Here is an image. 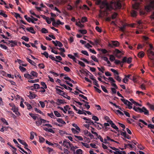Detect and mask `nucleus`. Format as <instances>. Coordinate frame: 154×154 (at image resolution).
<instances>
[{"mask_svg": "<svg viewBox=\"0 0 154 154\" xmlns=\"http://www.w3.org/2000/svg\"><path fill=\"white\" fill-rule=\"evenodd\" d=\"M96 3L97 5H100L101 9H105V10L110 11L114 9L111 5L108 3L106 0L102 1L101 0H97Z\"/></svg>", "mask_w": 154, "mask_h": 154, "instance_id": "f257e3e1", "label": "nucleus"}, {"mask_svg": "<svg viewBox=\"0 0 154 154\" xmlns=\"http://www.w3.org/2000/svg\"><path fill=\"white\" fill-rule=\"evenodd\" d=\"M150 49L147 51V54L150 61L149 63V66L150 67H154V52L151 51L153 48L152 45L149 44Z\"/></svg>", "mask_w": 154, "mask_h": 154, "instance_id": "f03ea898", "label": "nucleus"}, {"mask_svg": "<svg viewBox=\"0 0 154 154\" xmlns=\"http://www.w3.org/2000/svg\"><path fill=\"white\" fill-rule=\"evenodd\" d=\"M147 5L145 6V10L147 12H149L152 9L154 8V0H148Z\"/></svg>", "mask_w": 154, "mask_h": 154, "instance_id": "7ed1b4c3", "label": "nucleus"}, {"mask_svg": "<svg viewBox=\"0 0 154 154\" xmlns=\"http://www.w3.org/2000/svg\"><path fill=\"white\" fill-rule=\"evenodd\" d=\"M133 109L135 111L137 112L141 113L144 112L145 115H149V111L145 107L143 106L142 108H140L134 106Z\"/></svg>", "mask_w": 154, "mask_h": 154, "instance_id": "20e7f679", "label": "nucleus"}, {"mask_svg": "<svg viewBox=\"0 0 154 154\" xmlns=\"http://www.w3.org/2000/svg\"><path fill=\"white\" fill-rule=\"evenodd\" d=\"M111 43H109L108 46L113 48L115 47H118L119 45V42L117 41H111Z\"/></svg>", "mask_w": 154, "mask_h": 154, "instance_id": "39448f33", "label": "nucleus"}, {"mask_svg": "<svg viewBox=\"0 0 154 154\" xmlns=\"http://www.w3.org/2000/svg\"><path fill=\"white\" fill-rule=\"evenodd\" d=\"M121 100L125 104L128 106V108L129 109H131L132 108V104L128 100L121 98Z\"/></svg>", "mask_w": 154, "mask_h": 154, "instance_id": "423d86ee", "label": "nucleus"}, {"mask_svg": "<svg viewBox=\"0 0 154 154\" xmlns=\"http://www.w3.org/2000/svg\"><path fill=\"white\" fill-rule=\"evenodd\" d=\"M111 125V127L116 130L118 131L119 132V130L118 128L114 124V123L112 122L111 120H107V121Z\"/></svg>", "mask_w": 154, "mask_h": 154, "instance_id": "0eeeda50", "label": "nucleus"}, {"mask_svg": "<svg viewBox=\"0 0 154 154\" xmlns=\"http://www.w3.org/2000/svg\"><path fill=\"white\" fill-rule=\"evenodd\" d=\"M132 58L131 57H129L128 58L126 57H124L122 59V61H123V63H130L132 61Z\"/></svg>", "mask_w": 154, "mask_h": 154, "instance_id": "6e6552de", "label": "nucleus"}, {"mask_svg": "<svg viewBox=\"0 0 154 154\" xmlns=\"http://www.w3.org/2000/svg\"><path fill=\"white\" fill-rule=\"evenodd\" d=\"M113 54L117 57H119L121 55L122 52L117 49H116L113 51Z\"/></svg>", "mask_w": 154, "mask_h": 154, "instance_id": "1a4fd4ad", "label": "nucleus"}, {"mask_svg": "<svg viewBox=\"0 0 154 154\" xmlns=\"http://www.w3.org/2000/svg\"><path fill=\"white\" fill-rule=\"evenodd\" d=\"M52 43L54 44L55 46H58L59 47H62L63 45L60 42L58 41H56L55 42L54 41H52Z\"/></svg>", "mask_w": 154, "mask_h": 154, "instance_id": "9d476101", "label": "nucleus"}, {"mask_svg": "<svg viewBox=\"0 0 154 154\" xmlns=\"http://www.w3.org/2000/svg\"><path fill=\"white\" fill-rule=\"evenodd\" d=\"M11 110H12L14 112L16 115L20 114L19 112H18V109L17 107H16L14 105L12 107L11 109Z\"/></svg>", "mask_w": 154, "mask_h": 154, "instance_id": "9b49d317", "label": "nucleus"}, {"mask_svg": "<svg viewBox=\"0 0 154 154\" xmlns=\"http://www.w3.org/2000/svg\"><path fill=\"white\" fill-rule=\"evenodd\" d=\"M127 77H128V79L132 80L134 82H137L136 77L134 76H132L131 75H128Z\"/></svg>", "mask_w": 154, "mask_h": 154, "instance_id": "f8f14e48", "label": "nucleus"}, {"mask_svg": "<svg viewBox=\"0 0 154 154\" xmlns=\"http://www.w3.org/2000/svg\"><path fill=\"white\" fill-rule=\"evenodd\" d=\"M114 6L116 9H119L121 8V4L119 2H118L114 3Z\"/></svg>", "mask_w": 154, "mask_h": 154, "instance_id": "ddd939ff", "label": "nucleus"}, {"mask_svg": "<svg viewBox=\"0 0 154 154\" xmlns=\"http://www.w3.org/2000/svg\"><path fill=\"white\" fill-rule=\"evenodd\" d=\"M140 4L139 3L135 2L134 4L133 5L132 7L133 9L138 10L140 9Z\"/></svg>", "mask_w": 154, "mask_h": 154, "instance_id": "4468645a", "label": "nucleus"}, {"mask_svg": "<svg viewBox=\"0 0 154 154\" xmlns=\"http://www.w3.org/2000/svg\"><path fill=\"white\" fill-rule=\"evenodd\" d=\"M64 100L57 99V102H56L55 103L57 105H60V104H64V103H66L65 102Z\"/></svg>", "mask_w": 154, "mask_h": 154, "instance_id": "2eb2a0df", "label": "nucleus"}, {"mask_svg": "<svg viewBox=\"0 0 154 154\" xmlns=\"http://www.w3.org/2000/svg\"><path fill=\"white\" fill-rule=\"evenodd\" d=\"M18 61L20 64L19 67H23L21 66H27V64L25 63L22 60H18Z\"/></svg>", "mask_w": 154, "mask_h": 154, "instance_id": "dca6fc26", "label": "nucleus"}, {"mask_svg": "<svg viewBox=\"0 0 154 154\" xmlns=\"http://www.w3.org/2000/svg\"><path fill=\"white\" fill-rule=\"evenodd\" d=\"M26 29L30 33L33 34H35V31L34 29L32 27H30L29 28H27Z\"/></svg>", "mask_w": 154, "mask_h": 154, "instance_id": "f3484780", "label": "nucleus"}, {"mask_svg": "<svg viewBox=\"0 0 154 154\" xmlns=\"http://www.w3.org/2000/svg\"><path fill=\"white\" fill-rule=\"evenodd\" d=\"M94 123H97V124H99L100 125V127H99L98 125H97L96 124L94 125V126L96 127H97L98 129L100 130L102 128H104V126L102 124L99 123H97L96 122H95Z\"/></svg>", "mask_w": 154, "mask_h": 154, "instance_id": "a211bd4d", "label": "nucleus"}, {"mask_svg": "<svg viewBox=\"0 0 154 154\" xmlns=\"http://www.w3.org/2000/svg\"><path fill=\"white\" fill-rule=\"evenodd\" d=\"M38 121L35 122L37 126H39L41 125L42 123V121L41 120L42 118H37Z\"/></svg>", "mask_w": 154, "mask_h": 154, "instance_id": "6ab92c4d", "label": "nucleus"}, {"mask_svg": "<svg viewBox=\"0 0 154 154\" xmlns=\"http://www.w3.org/2000/svg\"><path fill=\"white\" fill-rule=\"evenodd\" d=\"M137 12L134 10H132L131 12V15L133 17H136L137 16Z\"/></svg>", "mask_w": 154, "mask_h": 154, "instance_id": "aec40b11", "label": "nucleus"}, {"mask_svg": "<svg viewBox=\"0 0 154 154\" xmlns=\"http://www.w3.org/2000/svg\"><path fill=\"white\" fill-rule=\"evenodd\" d=\"M115 63L116 64H120L122 67L123 66L124 63L122 61H121L117 60H115Z\"/></svg>", "mask_w": 154, "mask_h": 154, "instance_id": "412c9836", "label": "nucleus"}, {"mask_svg": "<svg viewBox=\"0 0 154 154\" xmlns=\"http://www.w3.org/2000/svg\"><path fill=\"white\" fill-rule=\"evenodd\" d=\"M138 57L140 58H142L144 55V53L143 51H141L139 52L137 54Z\"/></svg>", "mask_w": 154, "mask_h": 154, "instance_id": "4be33fe9", "label": "nucleus"}, {"mask_svg": "<svg viewBox=\"0 0 154 154\" xmlns=\"http://www.w3.org/2000/svg\"><path fill=\"white\" fill-rule=\"evenodd\" d=\"M17 140L20 143L24 146H27V144L24 140H21L19 138Z\"/></svg>", "mask_w": 154, "mask_h": 154, "instance_id": "5701e85b", "label": "nucleus"}, {"mask_svg": "<svg viewBox=\"0 0 154 154\" xmlns=\"http://www.w3.org/2000/svg\"><path fill=\"white\" fill-rule=\"evenodd\" d=\"M80 71L82 73L84 74L86 76H87L88 75V72L89 73V72L88 71L86 70V71L85 70L83 69L80 70Z\"/></svg>", "mask_w": 154, "mask_h": 154, "instance_id": "b1692460", "label": "nucleus"}, {"mask_svg": "<svg viewBox=\"0 0 154 154\" xmlns=\"http://www.w3.org/2000/svg\"><path fill=\"white\" fill-rule=\"evenodd\" d=\"M60 85L62 86L66 90H69L70 91H72V88L69 87V86H66V85L65 84H60Z\"/></svg>", "mask_w": 154, "mask_h": 154, "instance_id": "393cba45", "label": "nucleus"}, {"mask_svg": "<svg viewBox=\"0 0 154 154\" xmlns=\"http://www.w3.org/2000/svg\"><path fill=\"white\" fill-rule=\"evenodd\" d=\"M24 76L25 78H27L28 79H33L32 76L28 74H24Z\"/></svg>", "mask_w": 154, "mask_h": 154, "instance_id": "a878e982", "label": "nucleus"}, {"mask_svg": "<svg viewBox=\"0 0 154 154\" xmlns=\"http://www.w3.org/2000/svg\"><path fill=\"white\" fill-rule=\"evenodd\" d=\"M56 93L57 94H59L61 95H62V94H63V91L61 90L60 89L56 88Z\"/></svg>", "mask_w": 154, "mask_h": 154, "instance_id": "bb28decb", "label": "nucleus"}, {"mask_svg": "<svg viewBox=\"0 0 154 154\" xmlns=\"http://www.w3.org/2000/svg\"><path fill=\"white\" fill-rule=\"evenodd\" d=\"M57 121L59 123H60L62 124H65L66 122L63 120L62 119L58 118L57 119Z\"/></svg>", "mask_w": 154, "mask_h": 154, "instance_id": "cd10ccee", "label": "nucleus"}, {"mask_svg": "<svg viewBox=\"0 0 154 154\" xmlns=\"http://www.w3.org/2000/svg\"><path fill=\"white\" fill-rule=\"evenodd\" d=\"M92 80L93 81V84L97 86L98 88L100 87L99 84L97 83L98 82L95 79H92Z\"/></svg>", "mask_w": 154, "mask_h": 154, "instance_id": "c85d7f7f", "label": "nucleus"}, {"mask_svg": "<svg viewBox=\"0 0 154 154\" xmlns=\"http://www.w3.org/2000/svg\"><path fill=\"white\" fill-rule=\"evenodd\" d=\"M31 74V75L32 76V77L33 76V77H36L37 76L38 74L37 73L34 71H32L30 73Z\"/></svg>", "mask_w": 154, "mask_h": 154, "instance_id": "c756f323", "label": "nucleus"}, {"mask_svg": "<svg viewBox=\"0 0 154 154\" xmlns=\"http://www.w3.org/2000/svg\"><path fill=\"white\" fill-rule=\"evenodd\" d=\"M29 115L33 119L35 120L38 118L37 116H35V115L32 113H29Z\"/></svg>", "mask_w": 154, "mask_h": 154, "instance_id": "7c9ffc66", "label": "nucleus"}, {"mask_svg": "<svg viewBox=\"0 0 154 154\" xmlns=\"http://www.w3.org/2000/svg\"><path fill=\"white\" fill-rule=\"evenodd\" d=\"M10 42L11 43V46L12 47H14L17 45V42L15 41L11 40Z\"/></svg>", "mask_w": 154, "mask_h": 154, "instance_id": "2f4dec72", "label": "nucleus"}, {"mask_svg": "<svg viewBox=\"0 0 154 154\" xmlns=\"http://www.w3.org/2000/svg\"><path fill=\"white\" fill-rule=\"evenodd\" d=\"M86 122L88 123L90 125H93L94 126V125H95L93 121L90 119H89L88 121H86Z\"/></svg>", "mask_w": 154, "mask_h": 154, "instance_id": "473e14b6", "label": "nucleus"}, {"mask_svg": "<svg viewBox=\"0 0 154 154\" xmlns=\"http://www.w3.org/2000/svg\"><path fill=\"white\" fill-rule=\"evenodd\" d=\"M29 93L30 95V96L31 97L30 98L31 99L34 98L36 96V95H35L33 92H32L30 91L29 92Z\"/></svg>", "mask_w": 154, "mask_h": 154, "instance_id": "72a5a7b5", "label": "nucleus"}, {"mask_svg": "<svg viewBox=\"0 0 154 154\" xmlns=\"http://www.w3.org/2000/svg\"><path fill=\"white\" fill-rule=\"evenodd\" d=\"M118 15V14L117 13L114 12L112 15L111 18L112 20L116 19Z\"/></svg>", "mask_w": 154, "mask_h": 154, "instance_id": "f704fd0d", "label": "nucleus"}, {"mask_svg": "<svg viewBox=\"0 0 154 154\" xmlns=\"http://www.w3.org/2000/svg\"><path fill=\"white\" fill-rule=\"evenodd\" d=\"M90 128H91V130L92 133L95 135L96 136H98V134L97 133L94 131L95 130V129L92 127H90Z\"/></svg>", "mask_w": 154, "mask_h": 154, "instance_id": "c9c22d12", "label": "nucleus"}, {"mask_svg": "<svg viewBox=\"0 0 154 154\" xmlns=\"http://www.w3.org/2000/svg\"><path fill=\"white\" fill-rule=\"evenodd\" d=\"M109 124L108 123H104V127H105V129L104 130L105 131H107L108 130V128L107 127V126H109Z\"/></svg>", "mask_w": 154, "mask_h": 154, "instance_id": "e433bc0d", "label": "nucleus"}, {"mask_svg": "<svg viewBox=\"0 0 154 154\" xmlns=\"http://www.w3.org/2000/svg\"><path fill=\"white\" fill-rule=\"evenodd\" d=\"M41 31L43 33L45 34L48 32V30L44 28H42Z\"/></svg>", "mask_w": 154, "mask_h": 154, "instance_id": "4c0bfd02", "label": "nucleus"}, {"mask_svg": "<svg viewBox=\"0 0 154 154\" xmlns=\"http://www.w3.org/2000/svg\"><path fill=\"white\" fill-rule=\"evenodd\" d=\"M25 105L27 106L28 109H30L32 108V106H31V105L28 102H25Z\"/></svg>", "mask_w": 154, "mask_h": 154, "instance_id": "58836bf2", "label": "nucleus"}, {"mask_svg": "<svg viewBox=\"0 0 154 154\" xmlns=\"http://www.w3.org/2000/svg\"><path fill=\"white\" fill-rule=\"evenodd\" d=\"M109 60L111 61L112 62L115 60V58L114 55H109Z\"/></svg>", "mask_w": 154, "mask_h": 154, "instance_id": "ea45409f", "label": "nucleus"}, {"mask_svg": "<svg viewBox=\"0 0 154 154\" xmlns=\"http://www.w3.org/2000/svg\"><path fill=\"white\" fill-rule=\"evenodd\" d=\"M143 39L144 40L145 42L146 43V44L148 43V40L149 39L148 37L146 36H143Z\"/></svg>", "mask_w": 154, "mask_h": 154, "instance_id": "a19ab883", "label": "nucleus"}, {"mask_svg": "<svg viewBox=\"0 0 154 154\" xmlns=\"http://www.w3.org/2000/svg\"><path fill=\"white\" fill-rule=\"evenodd\" d=\"M82 154V150L81 149H77L75 154Z\"/></svg>", "mask_w": 154, "mask_h": 154, "instance_id": "79ce46f5", "label": "nucleus"}, {"mask_svg": "<svg viewBox=\"0 0 154 154\" xmlns=\"http://www.w3.org/2000/svg\"><path fill=\"white\" fill-rule=\"evenodd\" d=\"M79 32L83 34H86L87 33V30L85 29H80L79 30Z\"/></svg>", "mask_w": 154, "mask_h": 154, "instance_id": "37998d69", "label": "nucleus"}, {"mask_svg": "<svg viewBox=\"0 0 154 154\" xmlns=\"http://www.w3.org/2000/svg\"><path fill=\"white\" fill-rule=\"evenodd\" d=\"M127 75H125L124 78L123 80V82L125 83H127L128 81V77H127Z\"/></svg>", "mask_w": 154, "mask_h": 154, "instance_id": "c03bdc74", "label": "nucleus"}, {"mask_svg": "<svg viewBox=\"0 0 154 154\" xmlns=\"http://www.w3.org/2000/svg\"><path fill=\"white\" fill-rule=\"evenodd\" d=\"M111 71L114 73L115 76H116V75H118L119 74V73L117 71L114 69H111Z\"/></svg>", "mask_w": 154, "mask_h": 154, "instance_id": "a18cd8bd", "label": "nucleus"}, {"mask_svg": "<svg viewBox=\"0 0 154 154\" xmlns=\"http://www.w3.org/2000/svg\"><path fill=\"white\" fill-rule=\"evenodd\" d=\"M33 87L35 89H38V88H40L39 85L37 84H34Z\"/></svg>", "mask_w": 154, "mask_h": 154, "instance_id": "49530a36", "label": "nucleus"}, {"mask_svg": "<svg viewBox=\"0 0 154 154\" xmlns=\"http://www.w3.org/2000/svg\"><path fill=\"white\" fill-rule=\"evenodd\" d=\"M88 20L87 18L86 17H83L82 18L81 22L82 23H84L87 21Z\"/></svg>", "mask_w": 154, "mask_h": 154, "instance_id": "de8ad7c7", "label": "nucleus"}, {"mask_svg": "<svg viewBox=\"0 0 154 154\" xmlns=\"http://www.w3.org/2000/svg\"><path fill=\"white\" fill-rule=\"evenodd\" d=\"M101 88H102V90L105 92L106 93H108V91L107 90V89H106L105 87L103 86V85H101Z\"/></svg>", "mask_w": 154, "mask_h": 154, "instance_id": "09e8293b", "label": "nucleus"}, {"mask_svg": "<svg viewBox=\"0 0 154 154\" xmlns=\"http://www.w3.org/2000/svg\"><path fill=\"white\" fill-rule=\"evenodd\" d=\"M54 113L55 115L57 117H60L61 116V115L57 111H54Z\"/></svg>", "mask_w": 154, "mask_h": 154, "instance_id": "8fccbe9b", "label": "nucleus"}, {"mask_svg": "<svg viewBox=\"0 0 154 154\" xmlns=\"http://www.w3.org/2000/svg\"><path fill=\"white\" fill-rule=\"evenodd\" d=\"M4 12L3 11H1V12H0V15L2 16L3 17L6 18L8 16L7 14H5L3 13V12Z\"/></svg>", "mask_w": 154, "mask_h": 154, "instance_id": "3c124183", "label": "nucleus"}, {"mask_svg": "<svg viewBox=\"0 0 154 154\" xmlns=\"http://www.w3.org/2000/svg\"><path fill=\"white\" fill-rule=\"evenodd\" d=\"M31 136L30 137V139L31 140H33L34 138V134H35L36 135V134L33 132H31Z\"/></svg>", "mask_w": 154, "mask_h": 154, "instance_id": "603ef678", "label": "nucleus"}, {"mask_svg": "<svg viewBox=\"0 0 154 154\" xmlns=\"http://www.w3.org/2000/svg\"><path fill=\"white\" fill-rule=\"evenodd\" d=\"M34 109L35 111V112H37L39 113L40 114H43V112L40 110L38 109L37 108H34Z\"/></svg>", "mask_w": 154, "mask_h": 154, "instance_id": "864d4df0", "label": "nucleus"}, {"mask_svg": "<svg viewBox=\"0 0 154 154\" xmlns=\"http://www.w3.org/2000/svg\"><path fill=\"white\" fill-rule=\"evenodd\" d=\"M147 104L151 109L154 110V105L151 104L149 103H147Z\"/></svg>", "mask_w": 154, "mask_h": 154, "instance_id": "5fc2aeb1", "label": "nucleus"}, {"mask_svg": "<svg viewBox=\"0 0 154 154\" xmlns=\"http://www.w3.org/2000/svg\"><path fill=\"white\" fill-rule=\"evenodd\" d=\"M68 56L70 58L73 60L74 61H75V60H76V58L74 56H72L71 54H68Z\"/></svg>", "mask_w": 154, "mask_h": 154, "instance_id": "6e6d98bb", "label": "nucleus"}, {"mask_svg": "<svg viewBox=\"0 0 154 154\" xmlns=\"http://www.w3.org/2000/svg\"><path fill=\"white\" fill-rule=\"evenodd\" d=\"M81 143L82 144L85 146V147L87 148H89L90 146L87 143H83V142H81Z\"/></svg>", "mask_w": 154, "mask_h": 154, "instance_id": "4d7b16f0", "label": "nucleus"}, {"mask_svg": "<svg viewBox=\"0 0 154 154\" xmlns=\"http://www.w3.org/2000/svg\"><path fill=\"white\" fill-rule=\"evenodd\" d=\"M72 126L73 127H75L76 130H79V131H80V130L78 126L76 124L74 123L73 124H72Z\"/></svg>", "mask_w": 154, "mask_h": 154, "instance_id": "13d9d810", "label": "nucleus"}, {"mask_svg": "<svg viewBox=\"0 0 154 154\" xmlns=\"http://www.w3.org/2000/svg\"><path fill=\"white\" fill-rule=\"evenodd\" d=\"M91 57V59L94 61L97 62H98V61L97 59V58L96 57L92 55Z\"/></svg>", "mask_w": 154, "mask_h": 154, "instance_id": "bf43d9fd", "label": "nucleus"}, {"mask_svg": "<svg viewBox=\"0 0 154 154\" xmlns=\"http://www.w3.org/2000/svg\"><path fill=\"white\" fill-rule=\"evenodd\" d=\"M74 136L75 138H77L79 140L81 141H82L83 140L82 137L81 136L77 135H75Z\"/></svg>", "mask_w": 154, "mask_h": 154, "instance_id": "052dcab7", "label": "nucleus"}, {"mask_svg": "<svg viewBox=\"0 0 154 154\" xmlns=\"http://www.w3.org/2000/svg\"><path fill=\"white\" fill-rule=\"evenodd\" d=\"M21 38L26 42H28L29 41V38L25 36H23Z\"/></svg>", "mask_w": 154, "mask_h": 154, "instance_id": "680f3d73", "label": "nucleus"}, {"mask_svg": "<svg viewBox=\"0 0 154 154\" xmlns=\"http://www.w3.org/2000/svg\"><path fill=\"white\" fill-rule=\"evenodd\" d=\"M41 84L43 87L45 89H46L47 88V85L44 82H41Z\"/></svg>", "mask_w": 154, "mask_h": 154, "instance_id": "e2e57ef3", "label": "nucleus"}, {"mask_svg": "<svg viewBox=\"0 0 154 154\" xmlns=\"http://www.w3.org/2000/svg\"><path fill=\"white\" fill-rule=\"evenodd\" d=\"M26 60L29 62L30 64L33 65V63H34V62L32 60H31L30 59L27 58Z\"/></svg>", "mask_w": 154, "mask_h": 154, "instance_id": "0e129e2a", "label": "nucleus"}, {"mask_svg": "<svg viewBox=\"0 0 154 154\" xmlns=\"http://www.w3.org/2000/svg\"><path fill=\"white\" fill-rule=\"evenodd\" d=\"M42 54L44 55L46 58H48V54L46 51H45L43 53H42Z\"/></svg>", "mask_w": 154, "mask_h": 154, "instance_id": "69168bd1", "label": "nucleus"}, {"mask_svg": "<svg viewBox=\"0 0 154 154\" xmlns=\"http://www.w3.org/2000/svg\"><path fill=\"white\" fill-rule=\"evenodd\" d=\"M121 134L124 137H126L127 134V133L126 131H124V132L121 131H120Z\"/></svg>", "mask_w": 154, "mask_h": 154, "instance_id": "338daca9", "label": "nucleus"}, {"mask_svg": "<svg viewBox=\"0 0 154 154\" xmlns=\"http://www.w3.org/2000/svg\"><path fill=\"white\" fill-rule=\"evenodd\" d=\"M39 103H40L41 106L42 108H43L45 107V104L44 103V102L42 101H40L39 102Z\"/></svg>", "mask_w": 154, "mask_h": 154, "instance_id": "774afa93", "label": "nucleus"}]
</instances>
